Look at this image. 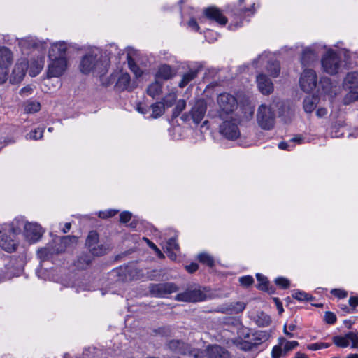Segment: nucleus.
<instances>
[{
  "label": "nucleus",
  "instance_id": "f257e3e1",
  "mask_svg": "<svg viewBox=\"0 0 358 358\" xmlns=\"http://www.w3.org/2000/svg\"><path fill=\"white\" fill-rule=\"evenodd\" d=\"M108 66V61L102 59L101 51L97 48H93L83 56L79 68L84 74L92 73L102 75L106 73Z\"/></svg>",
  "mask_w": 358,
  "mask_h": 358
},
{
  "label": "nucleus",
  "instance_id": "f03ea898",
  "mask_svg": "<svg viewBox=\"0 0 358 358\" xmlns=\"http://www.w3.org/2000/svg\"><path fill=\"white\" fill-rule=\"evenodd\" d=\"M257 122L262 129H272L275 122V113L273 106H259L257 112Z\"/></svg>",
  "mask_w": 358,
  "mask_h": 358
},
{
  "label": "nucleus",
  "instance_id": "7ed1b4c3",
  "mask_svg": "<svg viewBox=\"0 0 358 358\" xmlns=\"http://www.w3.org/2000/svg\"><path fill=\"white\" fill-rule=\"evenodd\" d=\"M321 64L325 73L335 75L338 73L341 68V59L334 50L329 49L322 56Z\"/></svg>",
  "mask_w": 358,
  "mask_h": 358
},
{
  "label": "nucleus",
  "instance_id": "20e7f679",
  "mask_svg": "<svg viewBox=\"0 0 358 358\" xmlns=\"http://www.w3.org/2000/svg\"><path fill=\"white\" fill-rule=\"evenodd\" d=\"M207 110V103L203 99H198L192 106L188 114L185 113L182 115L181 119L184 121L192 119L195 124H199L203 119Z\"/></svg>",
  "mask_w": 358,
  "mask_h": 358
},
{
  "label": "nucleus",
  "instance_id": "39448f33",
  "mask_svg": "<svg viewBox=\"0 0 358 358\" xmlns=\"http://www.w3.org/2000/svg\"><path fill=\"white\" fill-rule=\"evenodd\" d=\"M344 85L349 90L345 102L348 103L358 100V71L348 73L345 78Z\"/></svg>",
  "mask_w": 358,
  "mask_h": 358
},
{
  "label": "nucleus",
  "instance_id": "423d86ee",
  "mask_svg": "<svg viewBox=\"0 0 358 358\" xmlns=\"http://www.w3.org/2000/svg\"><path fill=\"white\" fill-rule=\"evenodd\" d=\"M205 299V293L197 285L188 287L185 292L178 294L175 297V299L178 301L194 303L203 301Z\"/></svg>",
  "mask_w": 358,
  "mask_h": 358
},
{
  "label": "nucleus",
  "instance_id": "0eeeda50",
  "mask_svg": "<svg viewBox=\"0 0 358 358\" xmlns=\"http://www.w3.org/2000/svg\"><path fill=\"white\" fill-rule=\"evenodd\" d=\"M217 103L220 111L224 114L231 113L238 108L236 98L227 92L221 93L217 96Z\"/></svg>",
  "mask_w": 358,
  "mask_h": 358
},
{
  "label": "nucleus",
  "instance_id": "6e6552de",
  "mask_svg": "<svg viewBox=\"0 0 358 358\" xmlns=\"http://www.w3.org/2000/svg\"><path fill=\"white\" fill-rule=\"evenodd\" d=\"M317 77L315 71L311 69H305L299 78V85L305 92H312L317 85Z\"/></svg>",
  "mask_w": 358,
  "mask_h": 358
},
{
  "label": "nucleus",
  "instance_id": "1a4fd4ad",
  "mask_svg": "<svg viewBox=\"0 0 358 358\" xmlns=\"http://www.w3.org/2000/svg\"><path fill=\"white\" fill-rule=\"evenodd\" d=\"M50 62L48 65V76L59 77L67 68L66 57L50 58Z\"/></svg>",
  "mask_w": 358,
  "mask_h": 358
},
{
  "label": "nucleus",
  "instance_id": "9d476101",
  "mask_svg": "<svg viewBox=\"0 0 358 358\" xmlns=\"http://www.w3.org/2000/svg\"><path fill=\"white\" fill-rule=\"evenodd\" d=\"M178 290V286L173 282L151 284L150 286L151 294L157 297H165Z\"/></svg>",
  "mask_w": 358,
  "mask_h": 358
},
{
  "label": "nucleus",
  "instance_id": "9b49d317",
  "mask_svg": "<svg viewBox=\"0 0 358 358\" xmlns=\"http://www.w3.org/2000/svg\"><path fill=\"white\" fill-rule=\"evenodd\" d=\"M298 345L299 343L296 341H287L285 338H280L278 345L274 346L272 350V357L280 358L284 357L288 352L291 351Z\"/></svg>",
  "mask_w": 358,
  "mask_h": 358
},
{
  "label": "nucleus",
  "instance_id": "f8f14e48",
  "mask_svg": "<svg viewBox=\"0 0 358 358\" xmlns=\"http://www.w3.org/2000/svg\"><path fill=\"white\" fill-rule=\"evenodd\" d=\"M241 336L243 338H247L254 348L266 341L269 338V334L266 331H251L249 329H245L243 331Z\"/></svg>",
  "mask_w": 358,
  "mask_h": 358
},
{
  "label": "nucleus",
  "instance_id": "ddd939ff",
  "mask_svg": "<svg viewBox=\"0 0 358 358\" xmlns=\"http://www.w3.org/2000/svg\"><path fill=\"white\" fill-rule=\"evenodd\" d=\"M220 132L227 139L234 140L238 138L241 132L235 120L224 122L220 126Z\"/></svg>",
  "mask_w": 358,
  "mask_h": 358
},
{
  "label": "nucleus",
  "instance_id": "4468645a",
  "mask_svg": "<svg viewBox=\"0 0 358 358\" xmlns=\"http://www.w3.org/2000/svg\"><path fill=\"white\" fill-rule=\"evenodd\" d=\"M268 55L266 53H263L259 55L257 59H254L252 62V65L255 67H258L264 64L265 62H268V66H266L267 71L270 73L271 76L273 77H277L280 73V64L277 61H273L271 62L268 59Z\"/></svg>",
  "mask_w": 358,
  "mask_h": 358
},
{
  "label": "nucleus",
  "instance_id": "2eb2a0df",
  "mask_svg": "<svg viewBox=\"0 0 358 358\" xmlns=\"http://www.w3.org/2000/svg\"><path fill=\"white\" fill-rule=\"evenodd\" d=\"M24 233L26 238L32 243L40 240L43 236V231L42 227L38 223L29 222L25 225Z\"/></svg>",
  "mask_w": 358,
  "mask_h": 358
},
{
  "label": "nucleus",
  "instance_id": "dca6fc26",
  "mask_svg": "<svg viewBox=\"0 0 358 358\" xmlns=\"http://www.w3.org/2000/svg\"><path fill=\"white\" fill-rule=\"evenodd\" d=\"M169 350L174 353L189 355L193 347L182 340H171L166 343Z\"/></svg>",
  "mask_w": 358,
  "mask_h": 358
},
{
  "label": "nucleus",
  "instance_id": "f3484780",
  "mask_svg": "<svg viewBox=\"0 0 358 358\" xmlns=\"http://www.w3.org/2000/svg\"><path fill=\"white\" fill-rule=\"evenodd\" d=\"M29 63L26 59H19L13 70L10 82L19 83L25 76V72L28 69Z\"/></svg>",
  "mask_w": 358,
  "mask_h": 358
},
{
  "label": "nucleus",
  "instance_id": "a211bd4d",
  "mask_svg": "<svg viewBox=\"0 0 358 358\" xmlns=\"http://www.w3.org/2000/svg\"><path fill=\"white\" fill-rule=\"evenodd\" d=\"M257 85L259 92L264 95H268L273 91V83L265 74L260 73L256 78Z\"/></svg>",
  "mask_w": 358,
  "mask_h": 358
},
{
  "label": "nucleus",
  "instance_id": "6ab92c4d",
  "mask_svg": "<svg viewBox=\"0 0 358 358\" xmlns=\"http://www.w3.org/2000/svg\"><path fill=\"white\" fill-rule=\"evenodd\" d=\"M45 42L38 41L36 38L31 36L21 38L18 41V45L22 52H24L31 48L43 49L45 48Z\"/></svg>",
  "mask_w": 358,
  "mask_h": 358
},
{
  "label": "nucleus",
  "instance_id": "aec40b11",
  "mask_svg": "<svg viewBox=\"0 0 358 358\" xmlns=\"http://www.w3.org/2000/svg\"><path fill=\"white\" fill-rule=\"evenodd\" d=\"M68 44L64 41H59L53 43L49 51V57H66V52L68 49Z\"/></svg>",
  "mask_w": 358,
  "mask_h": 358
},
{
  "label": "nucleus",
  "instance_id": "412c9836",
  "mask_svg": "<svg viewBox=\"0 0 358 358\" xmlns=\"http://www.w3.org/2000/svg\"><path fill=\"white\" fill-rule=\"evenodd\" d=\"M204 15L208 19L213 20L221 25H224L227 22V18L222 15L221 11L216 7L212 6L207 8L203 11Z\"/></svg>",
  "mask_w": 358,
  "mask_h": 358
},
{
  "label": "nucleus",
  "instance_id": "4be33fe9",
  "mask_svg": "<svg viewBox=\"0 0 358 358\" xmlns=\"http://www.w3.org/2000/svg\"><path fill=\"white\" fill-rule=\"evenodd\" d=\"M209 358H229V352L224 348L217 345L208 346L206 350Z\"/></svg>",
  "mask_w": 358,
  "mask_h": 358
},
{
  "label": "nucleus",
  "instance_id": "5701e85b",
  "mask_svg": "<svg viewBox=\"0 0 358 358\" xmlns=\"http://www.w3.org/2000/svg\"><path fill=\"white\" fill-rule=\"evenodd\" d=\"M351 335H355L354 332H349L345 336H336L333 338V341L338 347L346 348L351 343V347L357 348L356 341L352 339Z\"/></svg>",
  "mask_w": 358,
  "mask_h": 358
},
{
  "label": "nucleus",
  "instance_id": "b1692460",
  "mask_svg": "<svg viewBox=\"0 0 358 358\" xmlns=\"http://www.w3.org/2000/svg\"><path fill=\"white\" fill-rule=\"evenodd\" d=\"M245 307L244 302H233L220 308V312L225 314H238L243 312Z\"/></svg>",
  "mask_w": 358,
  "mask_h": 358
},
{
  "label": "nucleus",
  "instance_id": "393cba45",
  "mask_svg": "<svg viewBox=\"0 0 358 358\" xmlns=\"http://www.w3.org/2000/svg\"><path fill=\"white\" fill-rule=\"evenodd\" d=\"M0 247L5 251L12 252L15 250L16 244L5 231H0Z\"/></svg>",
  "mask_w": 358,
  "mask_h": 358
},
{
  "label": "nucleus",
  "instance_id": "a878e982",
  "mask_svg": "<svg viewBox=\"0 0 358 358\" xmlns=\"http://www.w3.org/2000/svg\"><path fill=\"white\" fill-rule=\"evenodd\" d=\"M13 59L12 52L6 47H0V68L8 69Z\"/></svg>",
  "mask_w": 358,
  "mask_h": 358
},
{
  "label": "nucleus",
  "instance_id": "bb28decb",
  "mask_svg": "<svg viewBox=\"0 0 358 358\" xmlns=\"http://www.w3.org/2000/svg\"><path fill=\"white\" fill-rule=\"evenodd\" d=\"M115 88L119 91L131 90L130 76L128 73H122L118 76L115 84Z\"/></svg>",
  "mask_w": 358,
  "mask_h": 358
},
{
  "label": "nucleus",
  "instance_id": "cd10ccee",
  "mask_svg": "<svg viewBox=\"0 0 358 358\" xmlns=\"http://www.w3.org/2000/svg\"><path fill=\"white\" fill-rule=\"evenodd\" d=\"M78 241L77 237L75 236H66L61 238L59 247L55 249V253H62L65 251L66 248L71 245L76 244Z\"/></svg>",
  "mask_w": 358,
  "mask_h": 358
},
{
  "label": "nucleus",
  "instance_id": "c85d7f7f",
  "mask_svg": "<svg viewBox=\"0 0 358 358\" xmlns=\"http://www.w3.org/2000/svg\"><path fill=\"white\" fill-rule=\"evenodd\" d=\"M317 57V54L311 48H306L303 50L301 62L303 66L308 65Z\"/></svg>",
  "mask_w": 358,
  "mask_h": 358
},
{
  "label": "nucleus",
  "instance_id": "c756f323",
  "mask_svg": "<svg viewBox=\"0 0 358 358\" xmlns=\"http://www.w3.org/2000/svg\"><path fill=\"white\" fill-rule=\"evenodd\" d=\"M44 65V58L43 57H38L37 59L32 61L28 67H29V74L34 77L37 76L42 70Z\"/></svg>",
  "mask_w": 358,
  "mask_h": 358
},
{
  "label": "nucleus",
  "instance_id": "7c9ffc66",
  "mask_svg": "<svg viewBox=\"0 0 358 358\" xmlns=\"http://www.w3.org/2000/svg\"><path fill=\"white\" fill-rule=\"evenodd\" d=\"M99 243V234L95 231H91L87 238L85 245L89 250H94L97 252V250L101 251V248L95 249L94 245H97Z\"/></svg>",
  "mask_w": 358,
  "mask_h": 358
},
{
  "label": "nucleus",
  "instance_id": "2f4dec72",
  "mask_svg": "<svg viewBox=\"0 0 358 358\" xmlns=\"http://www.w3.org/2000/svg\"><path fill=\"white\" fill-rule=\"evenodd\" d=\"M173 76V71L170 66L164 64L159 67L156 77L162 80H169Z\"/></svg>",
  "mask_w": 358,
  "mask_h": 358
},
{
  "label": "nucleus",
  "instance_id": "473e14b6",
  "mask_svg": "<svg viewBox=\"0 0 358 358\" xmlns=\"http://www.w3.org/2000/svg\"><path fill=\"white\" fill-rule=\"evenodd\" d=\"M92 258L87 253H82L76 260L75 264L79 269L86 268L92 262Z\"/></svg>",
  "mask_w": 358,
  "mask_h": 358
},
{
  "label": "nucleus",
  "instance_id": "72a5a7b5",
  "mask_svg": "<svg viewBox=\"0 0 358 358\" xmlns=\"http://www.w3.org/2000/svg\"><path fill=\"white\" fill-rule=\"evenodd\" d=\"M318 98L315 96H307L303 100V108L306 113H312L316 108Z\"/></svg>",
  "mask_w": 358,
  "mask_h": 358
},
{
  "label": "nucleus",
  "instance_id": "f704fd0d",
  "mask_svg": "<svg viewBox=\"0 0 358 358\" xmlns=\"http://www.w3.org/2000/svg\"><path fill=\"white\" fill-rule=\"evenodd\" d=\"M255 323L259 327H266L271 323V317L264 312H257L255 317Z\"/></svg>",
  "mask_w": 358,
  "mask_h": 358
},
{
  "label": "nucleus",
  "instance_id": "c9c22d12",
  "mask_svg": "<svg viewBox=\"0 0 358 358\" xmlns=\"http://www.w3.org/2000/svg\"><path fill=\"white\" fill-rule=\"evenodd\" d=\"M29 222H27L23 217H17L15 218L11 223V229L13 234H18L22 231L23 228L25 229V225L28 224Z\"/></svg>",
  "mask_w": 358,
  "mask_h": 358
},
{
  "label": "nucleus",
  "instance_id": "e433bc0d",
  "mask_svg": "<svg viewBox=\"0 0 358 358\" xmlns=\"http://www.w3.org/2000/svg\"><path fill=\"white\" fill-rule=\"evenodd\" d=\"M198 70H189L182 76L181 81L179 83V87H185L190 81L197 76Z\"/></svg>",
  "mask_w": 358,
  "mask_h": 358
},
{
  "label": "nucleus",
  "instance_id": "4c0bfd02",
  "mask_svg": "<svg viewBox=\"0 0 358 358\" xmlns=\"http://www.w3.org/2000/svg\"><path fill=\"white\" fill-rule=\"evenodd\" d=\"M25 113H34L38 112L41 109V104L39 102L33 100H28L24 103Z\"/></svg>",
  "mask_w": 358,
  "mask_h": 358
},
{
  "label": "nucleus",
  "instance_id": "58836bf2",
  "mask_svg": "<svg viewBox=\"0 0 358 358\" xmlns=\"http://www.w3.org/2000/svg\"><path fill=\"white\" fill-rule=\"evenodd\" d=\"M166 249L168 252H171V254L169 255L171 259H176V255L174 254L173 251H178L180 247L175 238H171L167 241L166 245Z\"/></svg>",
  "mask_w": 358,
  "mask_h": 358
},
{
  "label": "nucleus",
  "instance_id": "ea45409f",
  "mask_svg": "<svg viewBox=\"0 0 358 358\" xmlns=\"http://www.w3.org/2000/svg\"><path fill=\"white\" fill-rule=\"evenodd\" d=\"M150 107L152 109L151 117L153 118H157L162 116L165 111L164 106L161 101L152 104Z\"/></svg>",
  "mask_w": 358,
  "mask_h": 358
},
{
  "label": "nucleus",
  "instance_id": "a19ab883",
  "mask_svg": "<svg viewBox=\"0 0 358 358\" xmlns=\"http://www.w3.org/2000/svg\"><path fill=\"white\" fill-rule=\"evenodd\" d=\"M162 92V85L156 81L152 84H150L147 88V93L149 96L152 98H155L158 95H159Z\"/></svg>",
  "mask_w": 358,
  "mask_h": 358
},
{
  "label": "nucleus",
  "instance_id": "79ce46f5",
  "mask_svg": "<svg viewBox=\"0 0 358 358\" xmlns=\"http://www.w3.org/2000/svg\"><path fill=\"white\" fill-rule=\"evenodd\" d=\"M177 99V94L176 92H170L167 94L163 99L161 102L163 103L165 109L171 107L174 103L176 102Z\"/></svg>",
  "mask_w": 358,
  "mask_h": 358
},
{
  "label": "nucleus",
  "instance_id": "37998d69",
  "mask_svg": "<svg viewBox=\"0 0 358 358\" xmlns=\"http://www.w3.org/2000/svg\"><path fill=\"white\" fill-rule=\"evenodd\" d=\"M54 250H52L49 247L40 248L37 251L38 257L41 262L45 261L51 257L53 252H55Z\"/></svg>",
  "mask_w": 358,
  "mask_h": 358
},
{
  "label": "nucleus",
  "instance_id": "c03bdc74",
  "mask_svg": "<svg viewBox=\"0 0 358 358\" xmlns=\"http://www.w3.org/2000/svg\"><path fill=\"white\" fill-rule=\"evenodd\" d=\"M234 343L238 348L244 351H250L253 349L251 343L247 338H243V336L241 339L234 341Z\"/></svg>",
  "mask_w": 358,
  "mask_h": 358
},
{
  "label": "nucleus",
  "instance_id": "a18cd8bd",
  "mask_svg": "<svg viewBox=\"0 0 358 358\" xmlns=\"http://www.w3.org/2000/svg\"><path fill=\"white\" fill-rule=\"evenodd\" d=\"M44 129L43 128H37L31 131L27 134V139L38 140L41 139L43 136Z\"/></svg>",
  "mask_w": 358,
  "mask_h": 358
},
{
  "label": "nucleus",
  "instance_id": "49530a36",
  "mask_svg": "<svg viewBox=\"0 0 358 358\" xmlns=\"http://www.w3.org/2000/svg\"><path fill=\"white\" fill-rule=\"evenodd\" d=\"M198 259L200 262L210 266L213 267L214 266V259L213 258L207 253H201L198 255Z\"/></svg>",
  "mask_w": 358,
  "mask_h": 358
},
{
  "label": "nucleus",
  "instance_id": "de8ad7c7",
  "mask_svg": "<svg viewBox=\"0 0 358 358\" xmlns=\"http://www.w3.org/2000/svg\"><path fill=\"white\" fill-rule=\"evenodd\" d=\"M257 279L259 282V284L257 285V288L261 290H268V282L267 280V278L262 275L260 273H257L256 275Z\"/></svg>",
  "mask_w": 358,
  "mask_h": 358
},
{
  "label": "nucleus",
  "instance_id": "09e8293b",
  "mask_svg": "<svg viewBox=\"0 0 358 358\" xmlns=\"http://www.w3.org/2000/svg\"><path fill=\"white\" fill-rule=\"evenodd\" d=\"M189 358H209L205 350H200L193 348L189 355Z\"/></svg>",
  "mask_w": 358,
  "mask_h": 358
},
{
  "label": "nucleus",
  "instance_id": "8fccbe9b",
  "mask_svg": "<svg viewBox=\"0 0 358 358\" xmlns=\"http://www.w3.org/2000/svg\"><path fill=\"white\" fill-rule=\"evenodd\" d=\"M186 102L183 99H180L176 103V106L173 110V117H177L180 113L185 108Z\"/></svg>",
  "mask_w": 358,
  "mask_h": 358
},
{
  "label": "nucleus",
  "instance_id": "3c124183",
  "mask_svg": "<svg viewBox=\"0 0 358 358\" xmlns=\"http://www.w3.org/2000/svg\"><path fill=\"white\" fill-rule=\"evenodd\" d=\"M94 248L95 249H98V248H101V251H99L97 250V253H96V252H94V250H89L90 252L94 255V256H102L105 254H106L108 252V251L109 250V247L105 244H102V243H98L97 245H94Z\"/></svg>",
  "mask_w": 358,
  "mask_h": 358
},
{
  "label": "nucleus",
  "instance_id": "603ef678",
  "mask_svg": "<svg viewBox=\"0 0 358 358\" xmlns=\"http://www.w3.org/2000/svg\"><path fill=\"white\" fill-rule=\"evenodd\" d=\"M292 297L301 301H308L311 299V296L308 294L299 290L294 292L292 294Z\"/></svg>",
  "mask_w": 358,
  "mask_h": 358
},
{
  "label": "nucleus",
  "instance_id": "864d4df0",
  "mask_svg": "<svg viewBox=\"0 0 358 358\" xmlns=\"http://www.w3.org/2000/svg\"><path fill=\"white\" fill-rule=\"evenodd\" d=\"M117 213V210L110 209L99 212L98 216L100 218L106 219L115 216Z\"/></svg>",
  "mask_w": 358,
  "mask_h": 358
},
{
  "label": "nucleus",
  "instance_id": "5fc2aeb1",
  "mask_svg": "<svg viewBox=\"0 0 358 358\" xmlns=\"http://www.w3.org/2000/svg\"><path fill=\"white\" fill-rule=\"evenodd\" d=\"M241 285L243 287H249L254 282V279L250 275H245L239 278Z\"/></svg>",
  "mask_w": 358,
  "mask_h": 358
},
{
  "label": "nucleus",
  "instance_id": "6e6d98bb",
  "mask_svg": "<svg viewBox=\"0 0 358 358\" xmlns=\"http://www.w3.org/2000/svg\"><path fill=\"white\" fill-rule=\"evenodd\" d=\"M275 284L282 288L286 289L289 286V281L285 278H278L275 279Z\"/></svg>",
  "mask_w": 358,
  "mask_h": 358
},
{
  "label": "nucleus",
  "instance_id": "4d7b16f0",
  "mask_svg": "<svg viewBox=\"0 0 358 358\" xmlns=\"http://www.w3.org/2000/svg\"><path fill=\"white\" fill-rule=\"evenodd\" d=\"M129 65L131 71L135 74L136 77H139L142 75V71L140 68L131 61H129Z\"/></svg>",
  "mask_w": 358,
  "mask_h": 358
},
{
  "label": "nucleus",
  "instance_id": "13d9d810",
  "mask_svg": "<svg viewBox=\"0 0 358 358\" xmlns=\"http://www.w3.org/2000/svg\"><path fill=\"white\" fill-rule=\"evenodd\" d=\"M131 218V213L129 211H124L120 215V221L122 223L128 222Z\"/></svg>",
  "mask_w": 358,
  "mask_h": 358
},
{
  "label": "nucleus",
  "instance_id": "bf43d9fd",
  "mask_svg": "<svg viewBox=\"0 0 358 358\" xmlns=\"http://www.w3.org/2000/svg\"><path fill=\"white\" fill-rule=\"evenodd\" d=\"M324 320L328 324H334L336 320V317L335 314L331 312H326L324 315Z\"/></svg>",
  "mask_w": 358,
  "mask_h": 358
},
{
  "label": "nucleus",
  "instance_id": "052dcab7",
  "mask_svg": "<svg viewBox=\"0 0 358 358\" xmlns=\"http://www.w3.org/2000/svg\"><path fill=\"white\" fill-rule=\"evenodd\" d=\"M8 69L0 68V85L3 84L8 78Z\"/></svg>",
  "mask_w": 358,
  "mask_h": 358
},
{
  "label": "nucleus",
  "instance_id": "680f3d73",
  "mask_svg": "<svg viewBox=\"0 0 358 358\" xmlns=\"http://www.w3.org/2000/svg\"><path fill=\"white\" fill-rule=\"evenodd\" d=\"M331 293L339 299L345 298L348 295L345 291L339 289H334L331 291Z\"/></svg>",
  "mask_w": 358,
  "mask_h": 358
},
{
  "label": "nucleus",
  "instance_id": "e2e57ef3",
  "mask_svg": "<svg viewBox=\"0 0 358 358\" xmlns=\"http://www.w3.org/2000/svg\"><path fill=\"white\" fill-rule=\"evenodd\" d=\"M327 345L324 343H312V344H310L308 345V349L310 350H320L322 348H327Z\"/></svg>",
  "mask_w": 358,
  "mask_h": 358
},
{
  "label": "nucleus",
  "instance_id": "0e129e2a",
  "mask_svg": "<svg viewBox=\"0 0 358 358\" xmlns=\"http://www.w3.org/2000/svg\"><path fill=\"white\" fill-rule=\"evenodd\" d=\"M188 27L193 31H198L199 30V26L195 19L192 18L188 22Z\"/></svg>",
  "mask_w": 358,
  "mask_h": 358
},
{
  "label": "nucleus",
  "instance_id": "69168bd1",
  "mask_svg": "<svg viewBox=\"0 0 358 358\" xmlns=\"http://www.w3.org/2000/svg\"><path fill=\"white\" fill-rule=\"evenodd\" d=\"M199 268V266L196 263H192L189 265L185 266V269L190 273L195 272Z\"/></svg>",
  "mask_w": 358,
  "mask_h": 358
},
{
  "label": "nucleus",
  "instance_id": "338daca9",
  "mask_svg": "<svg viewBox=\"0 0 358 358\" xmlns=\"http://www.w3.org/2000/svg\"><path fill=\"white\" fill-rule=\"evenodd\" d=\"M278 148L281 150H290L291 148H293V145H291V143H287V142H280L278 144Z\"/></svg>",
  "mask_w": 358,
  "mask_h": 358
},
{
  "label": "nucleus",
  "instance_id": "774afa93",
  "mask_svg": "<svg viewBox=\"0 0 358 358\" xmlns=\"http://www.w3.org/2000/svg\"><path fill=\"white\" fill-rule=\"evenodd\" d=\"M349 304L351 307L355 308L358 306V298L355 296L349 299Z\"/></svg>",
  "mask_w": 358,
  "mask_h": 358
}]
</instances>
